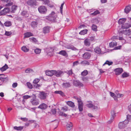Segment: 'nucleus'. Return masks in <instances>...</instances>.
Returning <instances> with one entry per match:
<instances>
[{
    "label": "nucleus",
    "instance_id": "obj_6",
    "mask_svg": "<svg viewBox=\"0 0 131 131\" xmlns=\"http://www.w3.org/2000/svg\"><path fill=\"white\" fill-rule=\"evenodd\" d=\"M38 10L40 13L45 14L47 12V9L45 6H41L38 7Z\"/></svg>",
    "mask_w": 131,
    "mask_h": 131
},
{
    "label": "nucleus",
    "instance_id": "obj_43",
    "mask_svg": "<svg viewBox=\"0 0 131 131\" xmlns=\"http://www.w3.org/2000/svg\"><path fill=\"white\" fill-rule=\"evenodd\" d=\"M100 13V12L98 10H97L94 11L93 13H91L90 15H92L93 16H94Z\"/></svg>",
    "mask_w": 131,
    "mask_h": 131
},
{
    "label": "nucleus",
    "instance_id": "obj_62",
    "mask_svg": "<svg viewBox=\"0 0 131 131\" xmlns=\"http://www.w3.org/2000/svg\"><path fill=\"white\" fill-rule=\"evenodd\" d=\"M43 1L44 2V4L45 5H47L50 2L49 0H44Z\"/></svg>",
    "mask_w": 131,
    "mask_h": 131
},
{
    "label": "nucleus",
    "instance_id": "obj_3",
    "mask_svg": "<svg viewBox=\"0 0 131 131\" xmlns=\"http://www.w3.org/2000/svg\"><path fill=\"white\" fill-rule=\"evenodd\" d=\"M57 17L55 13L54 12H52V13L49 14V20L50 21H54L56 20V18Z\"/></svg>",
    "mask_w": 131,
    "mask_h": 131
},
{
    "label": "nucleus",
    "instance_id": "obj_15",
    "mask_svg": "<svg viewBox=\"0 0 131 131\" xmlns=\"http://www.w3.org/2000/svg\"><path fill=\"white\" fill-rule=\"evenodd\" d=\"M91 56L90 53L89 52H86L83 54L82 56L83 58L85 59H89Z\"/></svg>",
    "mask_w": 131,
    "mask_h": 131
},
{
    "label": "nucleus",
    "instance_id": "obj_60",
    "mask_svg": "<svg viewBox=\"0 0 131 131\" xmlns=\"http://www.w3.org/2000/svg\"><path fill=\"white\" fill-rule=\"evenodd\" d=\"M83 106H78V108L80 111L81 112L83 111Z\"/></svg>",
    "mask_w": 131,
    "mask_h": 131
},
{
    "label": "nucleus",
    "instance_id": "obj_48",
    "mask_svg": "<svg viewBox=\"0 0 131 131\" xmlns=\"http://www.w3.org/2000/svg\"><path fill=\"white\" fill-rule=\"evenodd\" d=\"M41 49L39 48H37L34 50V52L36 54H39L41 52Z\"/></svg>",
    "mask_w": 131,
    "mask_h": 131
},
{
    "label": "nucleus",
    "instance_id": "obj_14",
    "mask_svg": "<svg viewBox=\"0 0 131 131\" xmlns=\"http://www.w3.org/2000/svg\"><path fill=\"white\" fill-rule=\"evenodd\" d=\"M114 71L115 72V74L118 75L122 73L123 71V70L122 68H118L115 69Z\"/></svg>",
    "mask_w": 131,
    "mask_h": 131
},
{
    "label": "nucleus",
    "instance_id": "obj_17",
    "mask_svg": "<svg viewBox=\"0 0 131 131\" xmlns=\"http://www.w3.org/2000/svg\"><path fill=\"white\" fill-rule=\"evenodd\" d=\"M62 73V71H61L58 70V71H56L54 70V75L57 77H59L61 76V74Z\"/></svg>",
    "mask_w": 131,
    "mask_h": 131
},
{
    "label": "nucleus",
    "instance_id": "obj_51",
    "mask_svg": "<svg viewBox=\"0 0 131 131\" xmlns=\"http://www.w3.org/2000/svg\"><path fill=\"white\" fill-rule=\"evenodd\" d=\"M88 72L87 70H85L82 72L81 74L83 76H86L88 74Z\"/></svg>",
    "mask_w": 131,
    "mask_h": 131
},
{
    "label": "nucleus",
    "instance_id": "obj_41",
    "mask_svg": "<svg viewBox=\"0 0 131 131\" xmlns=\"http://www.w3.org/2000/svg\"><path fill=\"white\" fill-rule=\"evenodd\" d=\"M113 64V62L111 61H109L108 60H106L105 62L103 64V66H104L105 64H107L108 66L112 65Z\"/></svg>",
    "mask_w": 131,
    "mask_h": 131
},
{
    "label": "nucleus",
    "instance_id": "obj_23",
    "mask_svg": "<svg viewBox=\"0 0 131 131\" xmlns=\"http://www.w3.org/2000/svg\"><path fill=\"white\" fill-rule=\"evenodd\" d=\"M84 45L86 47H89L90 45V43L89 39L86 38L84 40Z\"/></svg>",
    "mask_w": 131,
    "mask_h": 131
},
{
    "label": "nucleus",
    "instance_id": "obj_53",
    "mask_svg": "<svg viewBox=\"0 0 131 131\" xmlns=\"http://www.w3.org/2000/svg\"><path fill=\"white\" fill-rule=\"evenodd\" d=\"M32 71V70L29 68L26 69L25 70V72L26 73H29Z\"/></svg>",
    "mask_w": 131,
    "mask_h": 131
},
{
    "label": "nucleus",
    "instance_id": "obj_7",
    "mask_svg": "<svg viewBox=\"0 0 131 131\" xmlns=\"http://www.w3.org/2000/svg\"><path fill=\"white\" fill-rule=\"evenodd\" d=\"M1 1L3 2L6 3L5 5L6 7H9L11 6L13 4V0H1Z\"/></svg>",
    "mask_w": 131,
    "mask_h": 131
},
{
    "label": "nucleus",
    "instance_id": "obj_10",
    "mask_svg": "<svg viewBox=\"0 0 131 131\" xmlns=\"http://www.w3.org/2000/svg\"><path fill=\"white\" fill-rule=\"evenodd\" d=\"M89 104H87L86 106L89 108L93 107L94 109H97L98 108L97 106H96L92 104V102L91 101L88 102Z\"/></svg>",
    "mask_w": 131,
    "mask_h": 131
},
{
    "label": "nucleus",
    "instance_id": "obj_37",
    "mask_svg": "<svg viewBox=\"0 0 131 131\" xmlns=\"http://www.w3.org/2000/svg\"><path fill=\"white\" fill-rule=\"evenodd\" d=\"M21 50L24 52H28L29 50L28 48H27L25 46H24L22 47Z\"/></svg>",
    "mask_w": 131,
    "mask_h": 131
},
{
    "label": "nucleus",
    "instance_id": "obj_5",
    "mask_svg": "<svg viewBox=\"0 0 131 131\" xmlns=\"http://www.w3.org/2000/svg\"><path fill=\"white\" fill-rule=\"evenodd\" d=\"M47 95V93L42 91L40 92L39 94V97L41 100H44L46 99Z\"/></svg>",
    "mask_w": 131,
    "mask_h": 131
},
{
    "label": "nucleus",
    "instance_id": "obj_42",
    "mask_svg": "<svg viewBox=\"0 0 131 131\" xmlns=\"http://www.w3.org/2000/svg\"><path fill=\"white\" fill-rule=\"evenodd\" d=\"M129 76V74L128 73L124 72L123 73L122 75V78H124L128 77Z\"/></svg>",
    "mask_w": 131,
    "mask_h": 131
},
{
    "label": "nucleus",
    "instance_id": "obj_59",
    "mask_svg": "<svg viewBox=\"0 0 131 131\" xmlns=\"http://www.w3.org/2000/svg\"><path fill=\"white\" fill-rule=\"evenodd\" d=\"M51 111L53 114H55L56 113V108L52 109L51 110Z\"/></svg>",
    "mask_w": 131,
    "mask_h": 131
},
{
    "label": "nucleus",
    "instance_id": "obj_36",
    "mask_svg": "<svg viewBox=\"0 0 131 131\" xmlns=\"http://www.w3.org/2000/svg\"><path fill=\"white\" fill-rule=\"evenodd\" d=\"M117 45V43L116 42L112 41L111 42L109 43V46L110 47H113L115 46H116Z\"/></svg>",
    "mask_w": 131,
    "mask_h": 131
},
{
    "label": "nucleus",
    "instance_id": "obj_40",
    "mask_svg": "<svg viewBox=\"0 0 131 131\" xmlns=\"http://www.w3.org/2000/svg\"><path fill=\"white\" fill-rule=\"evenodd\" d=\"M110 94L111 96L113 98L114 100L116 101L117 100V97L115 95L114 93L112 92H110Z\"/></svg>",
    "mask_w": 131,
    "mask_h": 131
},
{
    "label": "nucleus",
    "instance_id": "obj_9",
    "mask_svg": "<svg viewBox=\"0 0 131 131\" xmlns=\"http://www.w3.org/2000/svg\"><path fill=\"white\" fill-rule=\"evenodd\" d=\"M73 84L74 86L79 88L83 87V84L78 80L74 81L73 82Z\"/></svg>",
    "mask_w": 131,
    "mask_h": 131
},
{
    "label": "nucleus",
    "instance_id": "obj_32",
    "mask_svg": "<svg viewBox=\"0 0 131 131\" xmlns=\"http://www.w3.org/2000/svg\"><path fill=\"white\" fill-rule=\"evenodd\" d=\"M67 104L69 106L72 107H74L75 106L74 103L71 101H68L67 102Z\"/></svg>",
    "mask_w": 131,
    "mask_h": 131
},
{
    "label": "nucleus",
    "instance_id": "obj_26",
    "mask_svg": "<svg viewBox=\"0 0 131 131\" xmlns=\"http://www.w3.org/2000/svg\"><path fill=\"white\" fill-rule=\"evenodd\" d=\"M54 70H51L48 71L46 72V73L47 75L52 76L54 75Z\"/></svg>",
    "mask_w": 131,
    "mask_h": 131
},
{
    "label": "nucleus",
    "instance_id": "obj_30",
    "mask_svg": "<svg viewBox=\"0 0 131 131\" xmlns=\"http://www.w3.org/2000/svg\"><path fill=\"white\" fill-rule=\"evenodd\" d=\"M38 24L37 21H33L31 22V26L33 28H35L37 27Z\"/></svg>",
    "mask_w": 131,
    "mask_h": 131
},
{
    "label": "nucleus",
    "instance_id": "obj_24",
    "mask_svg": "<svg viewBox=\"0 0 131 131\" xmlns=\"http://www.w3.org/2000/svg\"><path fill=\"white\" fill-rule=\"evenodd\" d=\"M54 93L56 94H59L63 97L65 96L64 93L61 91H56L54 92Z\"/></svg>",
    "mask_w": 131,
    "mask_h": 131
},
{
    "label": "nucleus",
    "instance_id": "obj_2",
    "mask_svg": "<svg viewBox=\"0 0 131 131\" xmlns=\"http://www.w3.org/2000/svg\"><path fill=\"white\" fill-rule=\"evenodd\" d=\"M33 95L35 96V97L31 99V103L33 105H37L39 104V101L38 99L36 98V96L34 95Z\"/></svg>",
    "mask_w": 131,
    "mask_h": 131
},
{
    "label": "nucleus",
    "instance_id": "obj_47",
    "mask_svg": "<svg viewBox=\"0 0 131 131\" xmlns=\"http://www.w3.org/2000/svg\"><path fill=\"white\" fill-rule=\"evenodd\" d=\"M12 33V31H5V35L7 36H10Z\"/></svg>",
    "mask_w": 131,
    "mask_h": 131
},
{
    "label": "nucleus",
    "instance_id": "obj_29",
    "mask_svg": "<svg viewBox=\"0 0 131 131\" xmlns=\"http://www.w3.org/2000/svg\"><path fill=\"white\" fill-rule=\"evenodd\" d=\"M75 98L77 100L78 106H83V103L80 98L76 97Z\"/></svg>",
    "mask_w": 131,
    "mask_h": 131
},
{
    "label": "nucleus",
    "instance_id": "obj_11",
    "mask_svg": "<svg viewBox=\"0 0 131 131\" xmlns=\"http://www.w3.org/2000/svg\"><path fill=\"white\" fill-rule=\"evenodd\" d=\"M47 107L48 106L46 104L42 103L38 107V108L43 110L46 109Z\"/></svg>",
    "mask_w": 131,
    "mask_h": 131
},
{
    "label": "nucleus",
    "instance_id": "obj_64",
    "mask_svg": "<svg viewBox=\"0 0 131 131\" xmlns=\"http://www.w3.org/2000/svg\"><path fill=\"white\" fill-rule=\"evenodd\" d=\"M31 96L28 95H26L24 96V99H28V98H31Z\"/></svg>",
    "mask_w": 131,
    "mask_h": 131
},
{
    "label": "nucleus",
    "instance_id": "obj_33",
    "mask_svg": "<svg viewBox=\"0 0 131 131\" xmlns=\"http://www.w3.org/2000/svg\"><path fill=\"white\" fill-rule=\"evenodd\" d=\"M94 51L95 53L100 54L101 53V49L98 47H97L94 49Z\"/></svg>",
    "mask_w": 131,
    "mask_h": 131
},
{
    "label": "nucleus",
    "instance_id": "obj_46",
    "mask_svg": "<svg viewBox=\"0 0 131 131\" xmlns=\"http://www.w3.org/2000/svg\"><path fill=\"white\" fill-rule=\"evenodd\" d=\"M17 6L15 5L13 6L12 7V13H14L15 11L16 10Z\"/></svg>",
    "mask_w": 131,
    "mask_h": 131
},
{
    "label": "nucleus",
    "instance_id": "obj_39",
    "mask_svg": "<svg viewBox=\"0 0 131 131\" xmlns=\"http://www.w3.org/2000/svg\"><path fill=\"white\" fill-rule=\"evenodd\" d=\"M88 32V30L85 29L82 30H81L79 33V34L81 35H84L87 34Z\"/></svg>",
    "mask_w": 131,
    "mask_h": 131
},
{
    "label": "nucleus",
    "instance_id": "obj_12",
    "mask_svg": "<svg viewBox=\"0 0 131 131\" xmlns=\"http://www.w3.org/2000/svg\"><path fill=\"white\" fill-rule=\"evenodd\" d=\"M50 27L49 26H46L43 28L42 32L43 33L46 34L49 33L50 32Z\"/></svg>",
    "mask_w": 131,
    "mask_h": 131
},
{
    "label": "nucleus",
    "instance_id": "obj_35",
    "mask_svg": "<svg viewBox=\"0 0 131 131\" xmlns=\"http://www.w3.org/2000/svg\"><path fill=\"white\" fill-rule=\"evenodd\" d=\"M126 19L125 18H120L118 21L119 24H122L124 23L126 21Z\"/></svg>",
    "mask_w": 131,
    "mask_h": 131
},
{
    "label": "nucleus",
    "instance_id": "obj_38",
    "mask_svg": "<svg viewBox=\"0 0 131 131\" xmlns=\"http://www.w3.org/2000/svg\"><path fill=\"white\" fill-rule=\"evenodd\" d=\"M80 64L83 66L86 65H89L90 64V63L87 61H81Z\"/></svg>",
    "mask_w": 131,
    "mask_h": 131
},
{
    "label": "nucleus",
    "instance_id": "obj_56",
    "mask_svg": "<svg viewBox=\"0 0 131 131\" xmlns=\"http://www.w3.org/2000/svg\"><path fill=\"white\" fill-rule=\"evenodd\" d=\"M67 73L69 75H71L73 74L72 69H71V70L67 71Z\"/></svg>",
    "mask_w": 131,
    "mask_h": 131
},
{
    "label": "nucleus",
    "instance_id": "obj_27",
    "mask_svg": "<svg viewBox=\"0 0 131 131\" xmlns=\"http://www.w3.org/2000/svg\"><path fill=\"white\" fill-rule=\"evenodd\" d=\"M131 10V7L130 5L126 6L124 9V12L126 13H128Z\"/></svg>",
    "mask_w": 131,
    "mask_h": 131
},
{
    "label": "nucleus",
    "instance_id": "obj_16",
    "mask_svg": "<svg viewBox=\"0 0 131 131\" xmlns=\"http://www.w3.org/2000/svg\"><path fill=\"white\" fill-rule=\"evenodd\" d=\"M62 86L63 88H67L71 86L70 83L69 82H64L62 84Z\"/></svg>",
    "mask_w": 131,
    "mask_h": 131
},
{
    "label": "nucleus",
    "instance_id": "obj_13",
    "mask_svg": "<svg viewBox=\"0 0 131 131\" xmlns=\"http://www.w3.org/2000/svg\"><path fill=\"white\" fill-rule=\"evenodd\" d=\"M0 80L3 82H5L7 81L8 78L4 74H0Z\"/></svg>",
    "mask_w": 131,
    "mask_h": 131
},
{
    "label": "nucleus",
    "instance_id": "obj_49",
    "mask_svg": "<svg viewBox=\"0 0 131 131\" xmlns=\"http://www.w3.org/2000/svg\"><path fill=\"white\" fill-rule=\"evenodd\" d=\"M79 61H77L73 62L72 66V67H74L75 66H77L78 64H80Z\"/></svg>",
    "mask_w": 131,
    "mask_h": 131
},
{
    "label": "nucleus",
    "instance_id": "obj_28",
    "mask_svg": "<svg viewBox=\"0 0 131 131\" xmlns=\"http://www.w3.org/2000/svg\"><path fill=\"white\" fill-rule=\"evenodd\" d=\"M123 33L126 35L129 36L131 34V30L130 29L123 31Z\"/></svg>",
    "mask_w": 131,
    "mask_h": 131
},
{
    "label": "nucleus",
    "instance_id": "obj_18",
    "mask_svg": "<svg viewBox=\"0 0 131 131\" xmlns=\"http://www.w3.org/2000/svg\"><path fill=\"white\" fill-rule=\"evenodd\" d=\"M73 124L71 122H69L66 125L67 129L69 130H70L72 128Z\"/></svg>",
    "mask_w": 131,
    "mask_h": 131
},
{
    "label": "nucleus",
    "instance_id": "obj_8",
    "mask_svg": "<svg viewBox=\"0 0 131 131\" xmlns=\"http://www.w3.org/2000/svg\"><path fill=\"white\" fill-rule=\"evenodd\" d=\"M9 8L8 7H6L5 8L0 12V14L1 15H4L7 13H9Z\"/></svg>",
    "mask_w": 131,
    "mask_h": 131
},
{
    "label": "nucleus",
    "instance_id": "obj_25",
    "mask_svg": "<svg viewBox=\"0 0 131 131\" xmlns=\"http://www.w3.org/2000/svg\"><path fill=\"white\" fill-rule=\"evenodd\" d=\"M25 38H28L33 36V34L30 32H27L25 33L24 34Z\"/></svg>",
    "mask_w": 131,
    "mask_h": 131
},
{
    "label": "nucleus",
    "instance_id": "obj_4",
    "mask_svg": "<svg viewBox=\"0 0 131 131\" xmlns=\"http://www.w3.org/2000/svg\"><path fill=\"white\" fill-rule=\"evenodd\" d=\"M26 3L28 5L31 7L37 5L36 0H28L27 1Z\"/></svg>",
    "mask_w": 131,
    "mask_h": 131
},
{
    "label": "nucleus",
    "instance_id": "obj_54",
    "mask_svg": "<svg viewBox=\"0 0 131 131\" xmlns=\"http://www.w3.org/2000/svg\"><path fill=\"white\" fill-rule=\"evenodd\" d=\"M27 85L28 88L30 89H32V86L31 84L29 82H27Z\"/></svg>",
    "mask_w": 131,
    "mask_h": 131
},
{
    "label": "nucleus",
    "instance_id": "obj_50",
    "mask_svg": "<svg viewBox=\"0 0 131 131\" xmlns=\"http://www.w3.org/2000/svg\"><path fill=\"white\" fill-rule=\"evenodd\" d=\"M92 29L93 30L96 31L97 30V27L95 25L93 24L92 26Z\"/></svg>",
    "mask_w": 131,
    "mask_h": 131
},
{
    "label": "nucleus",
    "instance_id": "obj_45",
    "mask_svg": "<svg viewBox=\"0 0 131 131\" xmlns=\"http://www.w3.org/2000/svg\"><path fill=\"white\" fill-rule=\"evenodd\" d=\"M4 25L6 27H9L12 25L11 22L10 21H6L5 22Z\"/></svg>",
    "mask_w": 131,
    "mask_h": 131
},
{
    "label": "nucleus",
    "instance_id": "obj_19",
    "mask_svg": "<svg viewBox=\"0 0 131 131\" xmlns=\"http://www.w3.org/2000/svg\"><path fill=\"white\" fill-rule=\"evenodd\" d=\"M58 53L65 57L68 56V54L64 50H62L60 51Z\"/></svg>",
    "mask_w": 131,
    "mask_h": 131
},
{
    "label": "nucleus",
    "instance_id": "obj_52",
    "mask_svg": "<svg viewBox=\"0 0 131 131\" xmlns=\"http://www.w3.org/2000/svg\"><path fill=\"white\" fill-rule=\"evenodd\" d=\"M29 40L30 41L35 43H36L37 42V40H36V39L34 37L30 38Z\"/></svg>",
    "mask_w": 131,
    "mask_h": 131
},
{
    "label": "nucleus",
    "instance_id": "obj_20",
    "mask_svg": "<svg viewBox=\"0 0 131 131\" xmlns=\"http://www.w3.org/2000/svg\"><path fill=\"white\" fill-rule=\"evenodd\" d=\"M131 27V24L129 23H126L123 24L122 25V27L123 28H128Z\"/></svg>",
    "mask_w": 131,
    "mask_h": 131
},
{
    "label": "nucleus",
    "instance_id": "obj_21",
    "mask_svg": "<svg viewBox=\"0 0 131 131\" xmlns=\"http://www.w3.org/2000/svg\"><path fill=\"white\" fill-rule=\"evenodd\" d=\"M65 47L68 49H71L73 50H77V49L75 47L71 45H66V46Z\"/></svg>",
    "mask_w": 131,
    "mask_h": 131
},
{
    "label": "nucleus",
    "instance_id": "obj_57",
    "mask_svg": "<svg viewBox=\"0 0 131 131\" xmlns=\"http://www.w3.org/2000/svg\"><path fill=\"white\" fill-rule=\"evenodd\" d=\"M40 80L38 79H35L33 81V83L36 84H37L39 81Z\"/></svg>",
    "mask_w": 131,
    "mask_h": 131
},
{
    "label": "nucleus",
    "instance_id": "obj_44",
    "mask_svg": "<svg viewBox=\"0 0 131 131\" xmlns=\"http://www.w3.org/2000/svg\"><path fill=\"white\" fill-rule=\"evenodd\" d=\"M23 126L17 127L15 126L14 127V129L17 130H21L23 129Z\"/></svg>",
    "mask_w": 131,
    "mask_h": 131
},
{
    "label": "nucleus",
    "instance_id": "obj_63",
    "mask_svg": "<svg viewBox=\"0 0 131 131\" xmlns=\"http://www.w3.org/2000/svg\"><path fill=\"white\" fill-rule=\"evenodd\" d=\"M124 96V95L123 94H117V95L116 97H117L118 98H120L121 97H122Z\"/></svg>",
    "mask_w": 131,
    "mask_h": 131
},
{
    "label": "nucleus",
    "instance_id": "obj_34",
    "mask_svg": "<svg viewBox=\"0 0 131 131\" xmlns=\"http://www.w3.org/2000/svg\"><path fill=\"white\" fill-rule=\"evenodd\" d=\"M113 114L112 115V117H111L109 121L108 122V123L110 124L113 121L114 117L115 116V114L113 111Z\"/></svg>",
    "mask_w": 131,
    "mask_h": 131
},
{
    "label": "nucleus",
    "instance_id": "obj_31",
    "mask_svg": "<svg viewBox=\"0 0 131 131\" xmlns=\"http://www.w3.org/2000/svg\"><path fill=\"white\" fill-rule=\"evenodd\" d=\"M8 68V67L7 65L6 64H5L4 66L0 68V70L1 71L3 72L6 70Z\"/></svg>",
    "mask_w": 131,
    "mask_h": 131
},
{
    "label": "nucleus",
    "instance_id": "obj_58",
    "mask_svg": "<svg viewBox=\"0 0 131 131\" xmlns=\"http://www.w3.org/2000/svg\"><path fill=\"white\" fill-rule=\"evenodd\" d=\"M127 120L129 122V121H131V115H127Z\"/></svg>",
    "mask_w": 131,
    "mask_h": 131
},
{
    "label": "nucleus",
    "instance_id": "obj_22",
    "mask_svg": "<svg viewBox=\"0 0 131 131\" xmlns=\"http://www.w3.org/2000/svg\"><path fill=\"white\" fill-rule=\"evenodd\" d=\"M21 15L24 18H26L28 17L29 14L26 11H24L21 13Z\"/></svg>",
    "mask_w": 131,
    "mask_h": 131
},
{
    "label": "nucleus",
    "instance_id": "obj_1",
    "mask_svg": "<svg viewBox=\"0 0 131 131\" xmlns=\"http://www.w3.org/2000/svg\"><path fill=\"white\" fill-rule=\"evenodd\" d=\"M128 123L127 120H125L124 121L120 122L118 124V127L120 129H123L126 127Z\"/></svg>",
    "mask_w": 131,
    "mask_h": 131
},
{
    "label": "nucleus",
    "instance_id": "obj_61",
    "mask_svg": "<svg viewBox=\"0 0 131 131\" xmlns=\"http://www.w3.org/2000/svg\"><path fill=\"white\" fill-rule=\"evenodd\" d=\"M122 47V46L120 45L119 46H118L115 47L114 48V49L115 50L120 49H121Z\"/></svg>",
    "mask_w": 131,
    "mask_h": 131
},
{
    "label": "nucleus",
    "instance_id": "obj_55",
    "mask_svg": "<svg viewBox=\"0 0 131 131\" xmlns=\"http://www.w3.org/2000/svg\"><path fill=\"white\" fill-rule=\"evenodd\" d=\"M64 4V3H62L61 4V7L60 8V13H61V14H62V10H63V6Z\"/></svg>",
    "mask_w": 131,
    "mask_h": 131
}]
</instances>
